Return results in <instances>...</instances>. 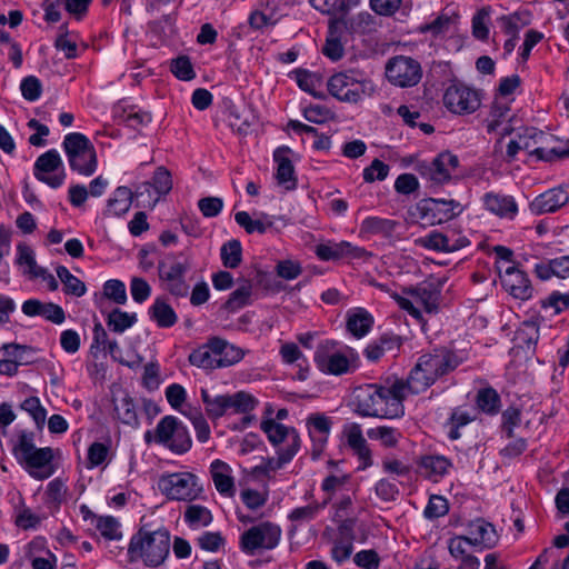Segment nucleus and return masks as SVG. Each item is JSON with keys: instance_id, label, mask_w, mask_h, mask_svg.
Segmentation results:
<instances>
[{"instance_id": "obj_1", "label": "nucleus", "mask_w": 569, "mask_h": 569, "mask_svg": "<svg viewBox=\"0 0 569 569\" xmlns=\"http://www.w3.org/2000/svg\"><path fill=\"white\" fill-rule=\"evenodd\" d=\"M402 388L391 379L383 385H363L353 389L350 405L360 417L395 419L405 413Z\"/></svg>"}, {"instance_id": "obj_2", "label": "nucleus", "mask_w": 569, "mask_h": 569, "mask_svg": "<svg viewBox=\"0 0 569 569\" xmlns=\"http://www.w3.org/2000/svg\"><path fill=\"white\" fill-rule=\"evenodd\" d=\"M379 290L387 292L398 305L420 325H425V315H431L438 309L439 291L431 283H421L417 287L392 291L385 283H373Z\"/></svg>"}, {"instance_id": "obj_3", "label": "nucleus", "mask_w": 569, "mask_h": 569, "mask_svg": "<svg viewBox=\"0 0 569 569\" xmlns=\"http://www.w3.org/2000/svg\"><path fill=\"white\" fill-rule=\"evenodd\" d=\"M170 546V533L167 529H140L130 540L128 555L132 562L142 561L144 566L156 568L168 558Z\"/></svg>"}, {"instance_id": "obj_4", "label": "nucleus", "mask_w": 569, "mask_h": 569, "mask_svg": "<svg viewBox=\"0 0 569 569\" xmlns=\"http://www.w3.org/2000/svg\"><path fill=\"white\" fill-rule=\"evenodd\" d=\"M13 456L19 465L36 480H44L56 472L53 450L49 447L37 448L33 437L22 432L13 447Z\"/></svg>"}, {"instance_id": "obj_5", "label": "nucleus", "mask_w": 569, "mask_h": 569, "mask_svg": "<svg viewBox=\"0 0 569 569\" xmlns=\"http://www.w3.org/2000/svg\"><path fill=\"white\" fill-rule=\"evenodd\" d=\"M244 350L219 337L210 338L189 356L191 365L202 369H218L233 366L242 360Z\"/></svg>"}, {"instance_id": "obj_6", "label": "nucleus", "mask_w": 569, "mask_h": 569, "mask_svg": "<svg viewBox=\"0 0 569 569\" xmlns=\"http://www.w3.org/2000/svg\"><path fill=\"white\" fill-rule=\"evenodd\" d=\"M313 360L322 373L342 376L356 370L359 357L351 347L327 340L317 347Z\"/></svg>"}, {"instance_id": "obj_7", "label": "nucleus", "mask_w": 569, "mask_h": 569, "mask_svg": "<svg viewBox=\"0 0 569 569\" xmlns=\"http://www.w3.org/2000/svg\"><path fill=\"white\" fill-rule=\"evenodd\" d=\"M328 90L331 96L342 102L358 103L372 97L377 87L373 81L358 70L335 73L328 80Z\"/></svg>"}, {"instance_id": "obj_8", "label": "nucleus", "mask_w": 569, "mask_h": 569, "mask_svg": "<svg viewBox=\"0 0 569 569\" xmlns=\"http://www.w3.org/2000/svg\"><path fill=\"white\" fill-rule=\"evenodd\" d=\"M144 440L154 441L179 455L187 452L192 443L188 428L173 416L160 419L153 431L148 430L144 433Z\"/></svg>"}, {"instance_id": "obj_9", "label": "nucleus", "mask_w": 569, "mask_h": 569, "mask_svg": "<svg viewBox=\"0 0 569 569\" xmlns=\"http://www.w3.org/2000/svg\"><path fill=\"white\" fill-rule=\"evenodd\" d=\"M63 149L70 168L81 176L89 177L97 169V153L91 141L82 133L71 132L63 139Z\"/></svg>"}, {"instance_id": "obj_10", "label": "nucleus", "mask_w": 569, "mask_h": 569, "mask_svg": "<svg viewBox=\"0 0 569 569\" xmlns=\"http://www.w3.org/2000/svg\"><path fill=\"white\" fill-rule=\"evenodd\" d=\"M260 429L274 447L276 453L295 457L300 450L301 439L297 429L276 421L272 418V407L270 405L266 408L264 416L260 422Z\"/></svg>"}, {"instance_id": "obj_11", "label": "nucleus", "mask_w": 569, "mask_h": 569, "mask_svg": "<svg viewBox=\"0 0 569 569\" xmlns=\"http://www.w3.org/2000/svg\"><path fill=\"white\" fill-rule=\"evenodd\" d=\"M159 491L170 500L191 501L202 492L199 478L188 471L163 473L158 480Z\"/></svg>"}, {"instance_id": "obj_12", "label": "nucleus", "mask_w": 569, "mask_h": 569, "mask_svg": "<svg viewBox=\"0 0 569 569\" xmlns=\"http://www.w3.org/2000/svg\"><path fill=\"white\" fill-rule=\"evenodd\" d=\"M280 526L263 521L246 530L240 537V548L247 555H254L261 550L274 549L281 539Z\"/></svg>"}, {"instance_id": "obj_13", "label": "nucleus", "mask_w": 569, "mask_h": 569, "mask_svg": "<svg viewBox=\"0 0 569 569\" xmlns=\"http://www.w3.org/2000/svg\"><path fill=\"white\" fill-rule=\"evenodd\" d=\"M481 100L479 90L460 82L448 86L442 97L447 110L458 116L476 112L481 106Z\"/></svg>"}, {"instance_id": "obj_14", "label": "nucleus", "mask_w": 569, "mask_h": 569, "mask_svg": "<svg viewBox=\"0 0 569 569\" xmlns=\"http://www.w3.org/2000/svg\"><path fill=\"white\" fill-rule=\"evenodd\" d=\"M191 261L183 256H168L159 263V276L166 282L167 290L176 297H186L189 286L184 280Z\"/></svg>"}, {"instance_id": "obj_15", "label": "nucleus", "mask_w": 569, "mask_h": 569, "mask_svg": "<svg viewBox=\"0 0 569 569\" xmlns=\"http://www.w3.org/2000/svg\"><path fill=\"white\" fill-rule=\"evenodd\" d=\"M422 76L418 61L410 57L398 56L386 66V77L390 83L400 88L416 86Z\"/></svg>"}, {"instance_id": "obj_16", "label": "nucleus", "mask_w": 569, "mask_h": 569, "mask_svg": "<svg viewBox=\"0 0 569 569\" xmlns=\"http://www.w3.org/2000/svg\"><path fill=\"white\" fill-rule=\"evenodd\" d=\"M33 174L39 181L53 189L61 187L66 179V171L59 152L51 149L38 157Z\"/></svg>"}, {"instance_id": "obj_17", "label": "nucleus", "mask_w": 569, "mask_h": 569, "mask_svg": "<svg viewBox=\"0 0 569 569\" xmlns=\"http://www.w3.org/2000/svg\"><path fill=\"white\" fill-rule=\"evenodd\" d=\"M458 166V157L445 151L439 153L431 162L421 164L420 173L432 183L443 184L457 173Z\"/></svg>"}, {"instance_id": "obj_18", "label": "nucleus", "mask_w": 569, "mask_h": 569, "mask_svg": "<svg viewBox=\"0 0 569 569\" xmlns=\"http://www.w3.org/2000/svg\"><path fill=\"white\" fill-rule=\"evenodd\" d=\"M418 242L426 249L441 252H453L469 244L467 237L452 229L446 232L431 231L420 238Z\"/></svg>"}, {"instance_id": "obj_19", "label": "nucleus", "mask_w": 569, "mask_h": 569, "mask_svg": "<svg viewBox=\"0 0 569 569\" xmlns=\"http://www.w3.org/2000/svg\"><path fill=\"white\" fill-rule=\"evenodd\" d=\"M569 203V186L562 184L551 188L537 196L529 204L531 213L536 216L552 213Z\"/></svg>"}, {"instance_id": "obj_20", "label": "nucleus", "mask_w": 569, "mask_h": 569, "mask_svg": "<svg viewBox=\"0 0 569 569\" xmlns=\"http://www.w3.org/2000/svg\"><path fill=\"white\" fill-rule=\"evenodd\" d=\"M306 426L312 441V456L313 458H318L328 442L332 420L325 413L316 412L307 417Z\"/></svg>"}, {"instance_id": "obj_21", "label": "nucleus", "mask_w": 569, "mask_h": 569, "mask_svg": "<svg viewBox=\"0 0 569 569\" xmlns=\"http://www.w3.org/2000/svg\"><path fill=\"white\" fill-rule=\"evenodd\" d=\"M500 278L502 287L513 298L527 300L532 296V287L527 274L513 264H508L500 270Z\"/></svg>"}, {"instance_id": "obj_22", "label": "nucleus", "mask_w": 569, "mask_h": 569, "mask_svg": "<svg viewBox=\"0 0 569 569\" xmlns=\"http://www.w3.org/2000/svg\"><path fill=\"white\" fill-rule=\"evenodd\" d=\"M417 362L433 380L453 370L458 365L456 357L445 349L422 355Z\"/></svg>"}, {"instance_id": "obj_23", "label": "nucleus", "mask_w": 569, "mask_h": 569, "mask_svg": "<svg viewBox=\"0 0 569 569\" xmlns=\"http://www.w3.org/2000/svg\"><path fill=\"white\" fill-rule=\"evenodd\" d=\"M316 254L320 260L323 261L337 260L345 257L352 259H363L369 256L365 248L355 246L349 241H329L326 243H320L316 247Z\"/></svg>"}, {"instance_id": "obj_24", "label": "nucleus", "mask_w": 569, "mask_h": 569, "mask_svg": "<svg viewBox=\"0 0 569 569\" xmlns=\"http://www.w3.org/2000/svg\"><path fill=\"white\" fill-rule=\"evenodd\" d=\"M466 536L471 541L475 551L490 549L498 542V535L495 527L483 519L471 521L467 526Z\"/></svg>"}, {"instance_id": "obj_25", "label": "nucleus", "mask_w": 569, "mask_h": 569, "mask_svg": "<svg viewBox=\"0 0 569 569\" xmlns=\"http://www.w3.org/2000/svg\"><path fill=\"white\" fill-rule=\"evenodd\" d=\"M481 201L487 211L501 219L513 220L518 214V204L512 196L490 191L482 196Z\"/></svg>"}, {"instance_id": "obj_26", "label": "nucleus", "mask_w": 569, "mask_h": 569, "mask_svg": "<svg viewBox=\"0 0 569 569\" xmlns=\"http://www.w3.org/2000/svg\"><path fill=\"white\" fill-rule=\"evenodd\" d=\"M292 151L288 147H280L273 152L276 162V179L278 184L286 190H292L297 187L295 167L291 160Z\"/></svg>"}, {"instance_id": "obj_27", "label": "nucleus", "mask_w": 569, "mask_h": 569, "mask_svg": "<svg viewBox=\"0 0 569 569\" xmlns=\"http://www.w3.org/2000/svg\"><path fill=\"white\" fill-rule=\"evenodd\" d=\"M172 188V180L171 176L168 170L160 167L154 172V176L152 178L151 182H144L141 184L137 191L138 196L143 198L144 192H150V190L154 191V196L151 197L150 200L144 202V208H154V206L158 203L160 198L164 194H167Z\"/></svg>"}, {"instance_id": "obj_28", "label": "nucleus", "mask_w": 569, "mask_h": 569, "mask_svg": "<svg viewBox=\"0 0 569 569\" xmlns=\"http://www.w3.org/2000/svg\"><path fill=\"white\" fill-rule=\"evenodd\" d=\"M21 310L28 317L40 316L56 325H61L66 320L64 311L60 306L52 302H42L38 299L26 300Z\"/></svg>"}, {"instance_id": "obj_29", "label": "nucleus", "mask_w": 569, "mask_h": 569, "mask_svg": "<svg viewBox=\"0 0 569 569\" xmlns=\"http://www.w3.org/2000/svg\"><path fill=\"white\" fill-rule=\"evenodd\" d=\"M210 476L217 491L227 498L236 493V485L232 468L224 461L216 459L210 465Z\"/></svg>"}, {"instance_id": "obj_30", "label": "nucleus", "mask_w": 569, "mask_h": 569, "mask_svg": "<svg viewBox=\"0 0 569 569\" xmlns=\"http://www.w3.org/2000/svg\"><path fill=\"white\" fill-rule=\"evenodd\" d=\"M395 385H399L402 390L401 397L405 399L410 393H420L426 391L436 380L425 372V370L417 362L410 371V375L406 381L402 379H392Z\"/></svg>"}, {"instance_id": "obj_31", "label": "nucleus", "mask_w": 569, "mask_h": 569, "mask_svg": "<svg viewBox=\"0 0 569 569\" xmlns=\"http://www.w3.org/2000/svg\"><path fill=\"white\" fill-rule=\"evenodd\" d=\"M425 209L432 214L435 223L451 220L463 211L462 204L452 199H429Z\"/></svg>"}, {"instance_id": "obj_32", "label": "nucleus", "mask_w": 569, "mask_h": 569, "mask_svg": "<svg viewBox=\"0 0 569 569\" xmlns=\"http://www.w3.org/2000/svg\"><path fill=\"white\" fill-rule=\"evenodd\" d=\"M510 121L511 117L508 108L495 107L486 119L487 132L497 133L501 137L508 136L513 131Z\"/></svg>"}, {"instance_id": "obj_33", "label": "nucleus", "mask_w": 569, "mask_h": 569, "mask_svg": "<svg viewBox=\"0 0 569 569\" xmlns=\"http://www.w3.org/2000/svg\"><path fill=\"white\" fill-rule=\"evenodd\" d=\"M132 198V191L128 187H118L107 201L104 214L112 217L126 214L131 207Z\"/></svg>"}, {"instance_id": "obj_34", "label": "nucleus", "mask_w": 569, "mask_h": 569, "mask_svg": "<svg viewBox=\"0 0 569 569\" xmlns=\"http://www.w3.org/2000/svg\"><path fill=\"white\" fill-rule=\"evenodd\" d=\"M372 323L371 315L362 308H355L347 312V329L356 338L365 337Z\"/></svg>"}, {"instance_id": "obj_35", "label": "nucleus", "mask_w": 569, "mask_h": 569, "mask_svg": "<svg viewBox=\"0 0 569 569\" xmlns=\"http://www.w3.org/2000/svg\"><path fill=\"white\" fill-rule=\"evenodd\" d=\"M16 263L29 279H37V274L43 269L36 261L34 250L27 243L17 244Z\"/></svg>"}, {"instance_id": "obj_36", "label": "nucleus", "mask_w": 569, "mask_h": 569, "mask_svg": "<svg viewBox=\"0 0 569 569\" xmlns=\"http://www.w3.org/2000/svg\"><path fill=\"white\" fill-rule=\"evenodd\" d=\"M450 467L451 462L443 456H425L419 462L420 473L433 480H437L447 475Z\"/></svg>"}, {"instance_id": "obj_37", "label": "nucleus", "mask_w": 569, "mask_h": 569, "mask_svg": "<svg viewBox=\"0 0 569 569\" xmlns=\"http://www.w3.org/2000/svg\"><path fill=\"white\" fill-rule=\"evenodd\" d=\"M518 138L523 150H527L530 154H536L539 159H549L547 154L549 151L539 146L545 139V134L541 131L535 128H526L522 133L518 134ZM550 152H553V150H550Z\"/></svg>"}, {"instance_id": "obj_38", "label": "nucleus", "mask_w": 569, "mask_h": 569, "mask_svg": "<svg viewBox=\"0 0 569 569\" xmlns=\"http://www.w3.org/2000/svg\"><path fill=\"white\" fill-rule=\"evenodd\" d=\"M395 229L396 222L393 220L380 217H368L361 222L359 232L363 238L369 236L390 237Z\"/></svg>"}, {"instance_id": "obj_39", "label": "nucleus", "mask_w": 569, "mask_h": 569, "mask_svg": "<svg viewBox=\"0 0 569 569\" xmlns=\"http://www.w3.org/2000/svg\"><path fill=\"white\" fill-rule=\"evenodd\" d=\"M258 406V400L249 392L238 391L227 395V415H247Z\"/></svg>"}, {"instance_id": "obj_40", "label": "nucleus", "mask_w": 569, "mask_h": 569, "mask_svg": "<svg viewBox=\"0 0 569 569\" xmlns=\"http://www.w3.org/2000/svg\"><path fill=\"white\" fill-rule=\"evenodd\" d=\"M149 313L151 319L156 321L160 328H170L178 320L177 313L172 307L162 298H157L153 301L152 306L149 308Z\"/></svg>"}, {"instance_id": "obj_41", "label": "nucleus", "mask_w": 569, "mask_h": 569, "mask_svg": "<svg viewBox=\"0 0 569 569\" xmlns=\"http://www.w3.org/2000/svg\"><path fill=\"white\" fill-rule=\"evenodd\" d=\"M114 412L117 418L124 425L138 427L139 419L137 413V407L133 400L123 395L122 397L114 399Z\"/></svg>"}, {"instance_id": "obj_42", "label": "nucleus", "mask_w": 569, "mask_h": 569, "mask_svg": "<svg viewBox=\"0 0 569 569\" xmlns=\"http://www.w3.org/2000/svg\"><path fill=\"white\" fill-rule=\"evenodd\" d=\"M234 220L248 233H264L267 229L273 224L272 220L267 214L261 213L260 218L253 219L247 211L237 212Z\"/></svg>"}, {"instance_id": "obj_43", "label": "nucleus", "mask_w": 569, "mask_h": 569, "mask_svg": "<svg viewBox=\"0 0 569 569\" xmlns=\"http://www.w3.org/2000/svg\"><path fill=\"white\" fill-rule=\"evenodd\" d=\"M292 459L293 457L284 453H277L276 457L263 458L259 465L252 468V473L254 476L271 478Z\"/></svg>"}, {"instance_id": "obj_44", "label": "nucleus", "mask_w": 569, "mask_h": 569, "mask_svg": "<svg viewBox=\"0 0 569 569\" xmlns=\"http://www.w3.org/2000/svg\"><path fill=\"white\" fill-rule=\"evenodd\" d=\"M321 489L327 493L328 502L339 492L351 490V479L347 473H332L327 476L321 482Z\"/></svg>"}, {"instance_id": "obj_45", "label": "nucleus", "mask_w": 569, "mask_h": 569, "mask_svg": "<svg viewBox=\"0 0 569 569\" xmlns=\"http://www.w3.org/2000/svg\"><path fill=\"white\" fill-rule=\"evenodd\" d=\"M201 399L210 419L216 420L227 415V395H211L207 389H201Z\"/></svg>"}, {"instance_id": "obj_46", "label": "nucleus", "mask_w": 569, "mask_h": 569, "mask_svg": "<svg viewBox=\"0 0 569 569\" xmlns=\"http://www.w3.org/2000/svg\"><path fill=\"white\" fill-rule=\"evenodd\" d=\"M56 272L63 284V291L66 295L82 297L86 293V284L79 278L73 276L67 267L58 266L56 268Z\"/></svg>"}, {"instance_id": "obj_47", "label": "nucleus", "mask_w": 569, "mask_h": 569, "mask_svg": "<svg viewBox=\"0 0 569 569\" xmlns=\"http://www.w3.org/2000/svg\"><path fill=\"white\" fill-rule=\"evenodd\" d=\"M290 78H292L297 82L298 87L301 90L312 96H317V91L322 83L321 77L318 73L302 69L292 71L290 73Z\"/></svg>"}, {"instance_id": "obj_48", "label": "nucleus", "mask_w": 569, "mask_h": 569, "mask_svg": "<svg viewBox=\"0 0 569 569\" xmlns=\"http://www.w3.org/2000/svg\"><path fill=\"white\" fill-rule=\"evenodd\" d=\"M367 435L371 440H377L388 448L396 447L402 437L398 429L388 426L370 428L368 429Z\"/></svg>"}, {"instance_id": "obj_49", "label": "nucleus", "mask_w": 569, "mask_h": 569, "mask_svg": "<svg viewBox=\"0 0 569 569\" xmlns=\"http://www.w3.org/2000/svg\"><path fill=\"white\" fill-rule=\"evenodd\" d=\"M328 505V500L320 502H312L307 506L297 507L290 511L288 519L298 525L309 522L317 518L322 509Z\"/></svg>"}, {"instance_id": "obj_50", "label": "nucleus", "mask_w": 569, "mask_h": 569, "mask_svg": "<svg viewBox=\"0 0 569 569\" xmlns=\"http://www.w3.org/2000/svg\"><path fill=\"white\" fill-rule=\"evenodd\" d=\"M540 307L546 316H557L569 308V295L555 291L540 300Z\"/></svg>"}, {"instance_id": "obj_51", "label": "nucleus", "mask_w": 569, "mask_h": 569, "mask_svg": "<svg viewBox=\"0 0 569 569\" xmlns=\"http://www.w3.org/2000/svg\"><path fill=\"white\" fill-rule=\"evenodd\" d=\"M184 521L191 528L207 527L212 521V515L210 510L200 505H190L187 507L184 512Z\"/></svg>"}, {"instance_id": "obj_52", "label": "nucleus", "mask_w": 569, "mask_h": 569, "mask_svg": "<svg viewBox=\"0 0 569 569\" xmlns=\"http://www.w3.org/2000/svg\"><path fill=\"white\" fill-rule=\"evenodd\" d=\"M96 529L108 540H119L122 537L121 525L112 516H101L97 519Z\"/></svg>"}, {"instance_id": "obj_53", "label": "nucleus", "mask_w": 569, "mask_h": 569, "mask_svg": "<svg viewBox=\"0 0 569 569\" xmlns=\"http://www.w3.org/2000/svg\"><path fill=\"white\" fill-rule=\"evenodd\" d=\"M137 322V315L116 309L108 317V327L118 333L126 331Z\"/></svg>"}, {"instance_id": "obj_54", "label": "nucleus", "mask_w": 569, "mask_h": 569, "mask_svg": "<svg viewBox=\"0 0 569 569\" xmlns=\"http://www.w3.org/2000/svg\"><path fill=\"white\" fill-rule=\"evenodd\" d=\"M242 248L238 240L226 242L220 250V257L226 268L234 269L241 262Z\"/></svg>"}, {"instance_id": "obj_55", "label": "nucleus", "mask_w": 569, "mask_h": 569, "mask_svg": "<svg viewBox=\"0 0 569 569\" xmlns=\"http://www.w3.org/2000/svg\"><path fill=\"white\" fill-rule=\"evenodd\" d=\"M471 549H473V546L465 535L455 536L448 541L449 553L456 560H462L472 557Z\"/></svg>"}, {"instance_id": "obj_56", "label": "nucleus", "mask_w": 569, "mask_h": 569, "mask_svg": "<svg viewBox=\"0 0 569 569\" xmlns=\"http://www.w3.org/2000/svg\"><path fill=\"white\" fill-rule=\"evenodd\" d=\"M499 27L510 36H517L518 32L529 23L527 14L515 12L508 16H502L498 19Z\"/></svg>"}, {"instance_id": "obj_57", "label": "nucleus", "mask_w": 569, "mask_h": 569, "mask_svg": "<svg viewBox=\"0 0 569 569\" xmlns=\"http://www.w3.org/2000/svg\"><path fill=\"white\" fill-rule=\"evenodd\" d=\"M339 24L340 23L338 21L330 24V34L322 49L323 54L331 59L332 61H337L341 59L343 56V47L340 40L335 34V30L338 28Z\"/></svg>"}, {"instance_id": "obj_58", "label": "nucleus", "mask_w": 569, "mask_h": 569, "mask_svg": "<svg viewBox=\"0 0 569 569\" xmlns=\"http://www.w3.org/2000/svg\"><path fill=\"white\" fill-rule=\"evenodd\" d=\"M40 520V517L26 506H18L14 509V522L21 529L36 528Z\"/></svg>"}, {"instance_id": "obj_59", "label": "nucleus", "mask_w": 569, "mask_h": 569, "mask_svg": "<svg viewBox=\"0 0 569 569\" xmlns=\"http://www.w3.org/2000/svg\"><path fill=\"white\" fill-rule=\"evenodd\" d=\"M453 23L455 19H452L450 16L441 14L431 23L420 26L419 29L422 33L430 32L433 37H438L449 32Z\"/></svg>"}, {"instance_id": "obj_60", "label": "nucleus", "mask_w": 569, "mask_h": 569, "mask_svg": "<svg viewBox=\"0 0 569 569\" xmlns=\"http://www.w3.org/2000/svg\"><path fill=\"white\" fill-rule=\"evenodd\" d=\"M103 295L118 305H124L127 302L126 286L122 281L111 279L103 284Z\"/></svg>"}, {"instance_id": "obj_61", "label": "nucleus", "mask_w": 569, "mask_h": 569, "mask_svg": "<svg viewBox=\"0 0 569 569\" xmlns=\"http://www.w3.org/2000/svg\"><path fill=\"white\" fill-rule=\"evenodd\" d=\"M499 396L491 389L480 390L477 395V406L483 412L496 413L498 411Z\"/></svg>"}, {"instance_id": "obj_62", "label": "nucleus", "mask_w": 569, "mask_h": 569, "mask_svg": "<svg viewBox=\"0 0 569 569\" xmlns=\"http://www.w3.org/2000/svg\"><path fill=\"white\" fill-rule=\"evenodd\" d=\"M251 296V286L244 284L236 289L226 302V308L236 311L248 305Z\"/></svg>"}, {"instance_id": "obj_63", "label": "nucleus", "mask_w": 569, "mask_h": 569, "mask_svg": "<svg viewBox=\"0 0 569 569\" xmlns=\"http://www.w3.org/2000/svg\"><path fill=\"white\" fill-rule=\"evenodd\" d=\"M109 447L102 442H93L88 449V468L93 469L107 461Z\"/></svg>"}, {"instance_id": "obj_64", "label": "nucleus", "mask_w": 569, "mask_h": 569, "mask_svg": "<svg viewBox=\"0 0 569 569\" xmlns=\"http://www.w3.org/2000/svg\"><path fill=\"white\" fill-rule=\"evenodd\" d=\"M22 97L28 101H37L42 91L41 82L37 77L29 76L20 83Z\"/></svg>"}]
</instances>
